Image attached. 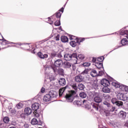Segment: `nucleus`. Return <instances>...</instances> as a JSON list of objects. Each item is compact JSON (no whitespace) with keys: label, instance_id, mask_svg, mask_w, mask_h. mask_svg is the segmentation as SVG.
I'll list each match as a JSON object with an SVG mask.
<instances>
[{"label":"nucleus","instance_id":"obj_29","mask_svg":"<svg viewBox=\"0 0 128 128\" xmlns=\"http://www.w3.org/2000/svg\"><path fill=\"white\" fill-rule=\"evenodd\" d=\"M74 104H76L77 106H82V100H76L74 102Z\"/></svg>","mask_w":128,"mask_h":128},{"label":"nucleus","instance_id":"obj_41","mask_svg":"<svg viewBox=\"0 0 128 128\" xmlns=\"http://www.w3.org/2000/svg\"><path fill=\"white\" fill-rule=\"evenodd\" d=\"M54 26H60V21L56 20L54 22Z\"/></svg>","mask_w":128,"mask_h":128},{"label":"nucleus","instance_id":"obj_11","mask_svg":"<svg viewBox=\"0 0 128 128\" xmlns=\"http://www.w3.org/2000/svg\"><path fill=\"white\" fill-rule=\"evenodd\" d=\"M118 88H119L120 90V92H128V87L126 86L120 84Z\"/></svg>","mask_w":128,"mask_h":128},{"label":"nucleus","instance_id":"obj_39","mask_svg":"<svg viewBox=\"0 0 128 128\" xmlns=\"http://www.w3.org/2000/svg\"><path fill=\"white\" fill-rule=\"evenodd\" d=\"M82 66H84L85 68H87L88 66H90V64L88 62H86L84 63Z\"/></svg>","mask_w":128,"mask_h":128},{"label":"nucleus","instance_id":"obj_57","mask_svg":"<svg viewBox=\"0 0 128 128\" xmlns=\"http://www.w3.org/2000/svg\"><path fill=\"white\" fill-rule=\"evenodd\" d=\"M45 90H46V89L44 88H42V89H41V92H45Z\"/></svg>","mask_w":128,"mask_h":128},{"label":"nucleus","instance_id":"obj_15","mask_svg":"<svg viewBox=\"0 0 128 128\" xmlns=\"http://www.w3.org/2000/svg\"><path fill=\"white\" fill-rule=\"evenodd\" d=\"M68 88V86H66L65 87L61 88L59 90V96H62V94H64V92L66 90V88Z\"/></svg>","mask_w":128,"mask_h":128},{"label":"nucleus","instance_id":"obj_35","mask_svg":"<svg viewBox=\"0 0 128 128\" xmlns=\"http://www.w3.org/2000/svg\"><path fill=\"white\" fill-rule=\"evenodd\" d=\"M103 104H104V106H106V108H108L109 107V106L110 105V104L106 101H104L103 102Z\"/></svg>","mask_w":128,"mask_h":128},{"label":"nucleus","instance_id":"obj_26","mask_svg":"<svg viewBox=\"0 0 128 128\" xmlns=\"http://www.w3.org/2000/svg\"><path fill=\"white\" fill-rule=\"evenodd\" d=\"M90 75L93 78H96V76H98V72H96V70H93L91 71Z\"/></svg>","mask_w":128,"mask_h":128},{"label":"nucleus","instance_id":"obj_1","mask_svg":"<svg viewBox=\"0 0 128 128\" xmlns=\"http://www.w3.org/2000/svg\"><path fill=\"white\" fill-rule=\"evenodd\" d=\"M65 60H73V64H78V55L76 53L66 54L64 55Z\"/></svg>","mask_w":128,"mask_h":128},{"label":"nucleus","instance_id":"obj_28","mask_svg":"<svg viewBox=\"0 0 128 128\" xmlns=\"http://www.w3.org/2000/svg\"><path fill=\"white\" fill-rule=\"evenodd\" d=\"M102 96L106 100H110V96L108 94H103Z\"/></svg>","mask_w":128,"mask_h":128},{"label":"nucleus","instance_id":"obj_27","mask_svg":"<svg viewBox=\"0 0 128 128\" xmlns=\"http://www.w3.org/2000/svg\"><path fill=\"white\" fill-rule=\"evenodd\" d=\"M107 110L109 112H114V110H116V107L110 104V106L108 108Z\"/></svg>","mask_w":128,"mask_h":128},{"label":"nucleus","instance_id":"obj_51","mask_svg":"<svg viewBox=\"0 0 128 128\" xmlns=\"http://www.w3.org/2000/svg\"><path fill=\"white\" fill-rule=\"evenodd\" d=\"M51 56L52 58H54V56H56V52H52L51 53Z\"/></svg>","mask_w":128,"mask_h":128},{"label":"nucleus","instance_id":"obj_47","mask_svg":"<svg viewBox=\"0 0 128 128\" xmlns=\"http://www.w3.org/2000/svg\"><path fill=\"white\" fill-rule=\"evenodd\" d=\"M88 70H85L84 72H82V74H88Z\"/></svg>","mask_w":128,"mask_h":128},{"label":"nucleus","instance_id":"obj_19","mask_svg":"<svg viewBox=\"0 0 128 128\" xmlns=\"http://www.w3.org/2000/svg\"><path fill=\"white\" fill-rule=\"evenodd\" d=\"M118 116L122 118H126V112L124 111H120L118 114Z\"/></svg>","mask_w":128,"mask_h":128},{"label":"nucleus","instance_id":"obj_10","mask_svg":"<svg viewBox=\"0 0 128 128\" xmlns=\"http://www.w3.org/2000/svg\"><path fill=\"white\" fill-rule=\"evenodd\" d=\"M31 124H33V126H36V124L42 126V122L40 121L39 122H38V120L36 118H34L31 121Z\"/></svg>","mask_w":128,"mask_h":128},{"label":"nucleus","instance_id":"obj_36","mask_svg":"<svg viewBox=\"0 0 128 128\" xmlns=\"http://www.w3.org/2000/svg\"><path fill=\"white\" fill-rule=\"evenodd\" d=\"M2 40H3L1 44L2 45H6L8 44V42H8L5 39H4V37L2 36Z\"/></svg>","mask_w":128,"mask_h":128},{"label":"nucleus","instance_id":"obj_44","mask_svg":"<svg viewBox=\"0 0 128 128\" xmlns=\"http://www.w3.org/2000/svg\"><path fill=\"white\" fill-rule=\"evenodd\" d=\"M34 114L35 116H36V118H38L40 116V114L38 113V111H34Z\"/></svg>","mask_w":128,"mask_h":128},{"label":"nucleus","instance_id":"obj_54","mask_svg":"<svg viewBox=\"0 0 128 128\" xmlns=\"http://www.w3.org/2000/svg\"><path fill=\"white\" fill-rule=\"evenodd\" d=\"M22 104H18L17 106L18 108H22Z\"/></svg>","mask_w":128,"mask_h":128},{"label":"nucleus","instance_id":"obj_24","mask_svg":"<svg viewBox=\"0 0 128 128\" xmlns=\"http://www.w3.org/2000/svg\"><path fill=\"white\" fill-rule=\"evenodd\" d=\"M62 42H68V38L66 36H62L60 38Z\"/></svg>","mask_w":128,"mask_h":128},{"label":"nucleus","instance_id":"obj_60","mask_svg":"<svg viewBox=\"0 0 128 128\" xmlns=\"http://www.w3.org/2000/svg\"><path fill=\"white\" fill-rule=\"evenodd\" d=\"M72 70H76V66H72Z\"/></svg>","mask_w":128,"mask_h":128},{"label":"nucleus","instance_id":"obj_14","mask_svg":"<svg viewBox=\"0 0 128 128\" xmlns=\"http://www.w3.org/2000/svg\"><path fill=\"white\" fill-rule=\"evenodd\" d=\"M38 56L40 58L42 59L48 58V54H44L42 52H38Z\"/></svg>","mask_w":128,"mask_h":128},{"label":"nucleus","instance_id":"obj_5","mask_svg":"<svg viewBox=\"0 0 128 128\" xmlns=\"http://www.w3.org/2000/svg\"><path fill=\"white\" fill-rule=\"evenodd\" d=\"M64 62H62V60L61 59L56 60L54 62V66L57 68H61V66H62Z\"/></svg>","mask_w":128,"mask_h":128},{"label":"nucleus","instance_id":"obj_33","mask_svg":"<svg viewBox=\"0 0 128 128\" xmlns=\"http://www.w3.org/2000/svg\"><path fill=\"white\" fill-rule=\"evenodd\" d=\"M124 103L122 102V101H117L116 105L118 106H123Z\"/></svg>","mask_w":128,"mask_h":128},{"label":"nucleus","instance_id":"obj_55","mask_svg":"<svg viewBox=\"0 0 128 128\" xmlns=\"http://www.w3.org/2000/svg\"><path fill=\"white\" fill-rule=\"evenodd\" d=\"M105 114H106V116H110V112H105Z\"/></svg>","mask_w":128,"mask_h":128},{"label":"nucleus","instance_id":"obj_18","mask_svg":"<svg viewBox=\"0 0 128 128\" xmlns=\"http://www.w3.org/2000/svg\"><path fill=\"white\" fill-rule=\"evenodd\" d=\"M32 112V108H26L24 109V112L25 114H26V116H30Z\"/></svg>","mask_w":128,"mask_h":128},{"label":"nucleus","instance_id":"obj_7","mask_svg":"<svg viewBox=\"0 0 128 128\" xmlns=\"http://www.w3.org/2000/svg\"><path fill=\"white\" fill-rule=\"evenodd\" d=\"M82 106H84L85 108H86L87 110H90V103H88L87 100H82Z\"/></svg>","mask_w":128,"mask_h":128},{"label":"nucleus","instance_id":"obj_34","mask_svg":"<svg viewBox=\"0 0 128 128\" xmlns=\"http://www.w3.org/2000/svg\"><path fill=\"white\" fill-rule=\"evenodd\" d=\"M104 56H100L97 58L98 62H104Z\"/></svg>","mask_w":128,"mask_h":128},{"label":"nucleus","instance_id":"obj_25","mask_svg":"<svg viewBox=\"0 0 128 128\" xmlns=\"http://www.w3.org/2000/svg\"><path fill=\"white\" fill-rule=\"evenodd\" d=\"M110 82H111L112 86H113L115 88H118V86H120V84L116 80L112 82H110Z\"/></svg>","mask_w":128,"mask_h":128},{"label":"nucleus","instance_id":"obj_20","mask_svg":"<svg viewBox=\"0 0 128 128\" xmlns=\"http://www.w3.org/2000/svg\"><path fill=\"white\" fill-rule=\"evenodd\" d=\"M94 102L97 104H100V102H102V98L98 96H96L94 98Z\"/></svg>","mask_w":128,"mask_h":128},{"label":"nucleus","instance_id":"obj_8","mask_svg":"<svg viewBox=\"0 0 128 128\" xmlns=\"http://www.w3.org/2000/svg\"><path fill=\"white\" fill-rule=\"evenodd\" d=\"M121 44L122 46H118L116 47L114 50H116L117 48H120L121 46H126V44H128V39L124 38L121 40Z\"/></svg>","mask_w":128,"mask_h":128},{"label":"nucleus","instance_id":"obj_64","mask_svg":"<svg viewBox=\"0 0 128 128\" xmlns=\"http://www.w3.org/2000/svg\"><path fill=\"white\" fill-rule=\"evenodd\" d=\"M10 128H16V127H14V126H11Z\"/></svg>","mask_w":128,"mask_h":128},{"label":"nucleus","instance_id":"obj_62","mask_svg":"<svg viewBox=\"0 0 128 128\" xmlns=\"http://www.w3.org/2000/svg\"><path fill=\"white\" fill-rule=\"evenodd\" d=\"M60 12H64V8H62L60 10Z\"/></svg>","mask_w":128,"mask_h":128},{"label":"nucleus","instance_id":"obj_56","mask_svg":"<svg viewBox=\"0 0 128 128\" xmlns=\"http://www.w3.org/2000/svg\"><path fill=\"white\" fill-rule=\"evenodd\" d=\"M118 98L119 100H128V98H125L124 99H122V98L120 97L119 98Z\"/></svg>","mask_w":128,"mask_h":128},{"label":"nucleus","instance_id":"obj_50","mask_svg":"<svg viewBox=\"0 0 128 128\" xmlns=\"http://www.w3.org/2000/svg\"><path fill=\"white\" fill-rule=\"evenodd\" d=\"M20 117L22 118H26V114H21Z\"/></svg>","mask_w":128,"mask_h":128},{"label":"nucleus","instance_id":"obj_17","mask_svg":"<svg viewBox=\"0 0 128 128\" xmlns=\"http://www.w3.org/2000/svg\"><path fill=\"white\" fill-rule=\"evenodd\" d=\"M58 82L60 86H66V79L62 78L59 79Z\"/></svg>","mask_w":128,"mask_h":128},{"label":"nucleus","instance_id":"obj_31","mask_svg":"<svg viewBox=\"0 0 128 128\" xmlns=\"http://www.w3.org/2000/svg\"><path fill=\"white\" fill-rule=\"evenodd\" d=\"M77 58H78L77 60V64H78V60H84V54H80L77 56Z\"/></svg>","mask_w":128,"mask_h":128},{"label":"nucleus","instance_id":"obj_59","mask_svg":"<svg viewBox=\"0 0 128 128\" xmlns=\"http://www.w3.org/2000/svg\"><path fill=\"white\" fill-rule=\"evenodd\" d=\"M124 126H127V128H128V122L125 123Z\"/></svg>","mask_w":128,"mask_h":128},{"label":"nucleus","instance_id":"obj_22","mask_svg":"<svg viewBox=\"0 0 128 128\" xmlns=\"http://www.w3.org/2000/svg\"><path fill=\"white\" fill-rule=\"evenodd\" d=\"M63 66L64 68H70L72 66V64L68 62H65L63 63Z\"/></svg>","mask_w":128,"mask_h":128},{"label":"nucleus","instance_id":"obj_43","mask_svg":"<svg viewBox=\"0 0 128 128\" xmlns=\"http://www.w3.org/2000/svg\"><path fill=\"white\" fill-rule=\"evenodd\" d=\"M92 108H94L96 110H98V105H96V104H92Z\"/></svg>","mask_w":128,"mask_h":128},{"label":"nucleus","instance_id":"obj_58","mask_svg":"<svg viewBox=\"0 0 128 128\" xmlns=\"http://www.w3.org/2000/svg\"><path fill=\"white\" fill-rule=\"evenodd\" d=\"M58 58H62V54H58Z\"/></svg>","mask_w":128,"mask_h":128},{"label":"nucleus","instance_id":"obj_46","mask_svg":"<svg viewBox=\"0 0 128 128\" xmlns=\"http://www.w3.org/2000/svg\"><path fill=\"white\" fill-rule=\"evenodd\" d=\"M104 72L102 71H99V73L98 74V76H102L103 74H104Z\"/></svg>","mask_w":128,"mask_h":128},{"label":"nucleus","instance_id":"obj_30","mask_svg":"<svg viewBox=\"0 0 128 128\" xmlns=\"http://www.w3.org/2000/svg\"><path fill=\"white\" fill-rule=\"evenodd\" d=\"M95 66L98 68H102V64L101 62H96Z\"/></svg>","mask_w":128,"mask_h":128},{"label":"nucleus","instance_id":"obj_53","mask_svg":"<svg viewBox=\"0 0 128 128\" xmlns=\"http://www.w3.org/2000/svg\"><path fill=\"white\" fill-rule=\"evenodd\" d=\"M29 126H30L28 124H24V128H28Z\"/></svg>","mask_w":128,"mask_h":128},{"label":"nucleus","instance_id":"obj_9","mask_svg":"<svg viewBox=\"0 0 128 128\" xmlns=\"http://www.w3.org/2000/svg\"><path fill=\"white\" fill-rule=\"evenodd\" d=\"M52 70H54V72H58L59 74H64V69L62 68H59L58 70L56 69V68H52Z\"/></svg>","mask_w":128,"mask_h":128},{"label":"nucleus","instance_id":"obj_32","mask_svg":"<svg viewBox=\"0 0 128 128\" xmlns=\"http://www.w3.org/2000/svg\"><path fill=\"white\" fill-rule=\"evenodd\" d=\"M80 96L82 98H86V94L84 92H81L80 94Z\"/></svg>","mask_w":128,"mask_h":128},{"label":"nucleus","instance_id":"obj_21","mask_svg":"<svg viewBox=\"0 0 128 128\" xmlns=\"http://www.w3.org/2000/svg\"><path fill=\"white\" fill-rule=\"evenodd\" d=\"M50 100H52V98L50 97L49 94H47L45 95L43 98V100L46 102H50Z\"/></svg>","mask_w":128,"mask_h":128},{"label":"nucleus","instance_id":"obj_38","mask_svg":"<svg viewBox=\"0 0 128 128\" xmlns=\"http://www.w3.org/2000/svg\"><path fill=\"white\" fill-rule=\"evenodd\" d=\"M3 120L5 124H8L10 122V118L8 117H5Z\"/></svg>","mask_w":128,"mask_h":128},{"label":"nucleus","instance_id":"obj_23","mask_svg":"<svg viewBox=\"0 0 128 128\" xmlns=\"http://www.w3.org/2000/svg\"><path fill=\"white\" fill-rule=\"evenodd\" d=\"M108 86H104L102 90L103 92L109 93L110 92V89L108 87Z\"/></svg>","mask_w":128,"mask_h":128},{"label":"nucleus","instance_id":"obj_42","mask_svg":"<svg viewBox=\"0 0 128 128\" xmlns=\"http://www.w3.org/2000/svg\"><path fill=\"white\" fill-rule=\"evenodd\" d=\"M60 16H62V13H60V12H58L56 13V18H60Z\"/></svg>","mask_w":128,"mask_h":128},{"label":"nucleus","instance_id":"obj_40","mask_svg":"<svg viewBox=\"0 0 128 128\" xmlns=\"http://www.w3.org/2000/svg\"><path fill=\"white\" fill-rule=\"evenodd\" d=\"M48 78H49L50 80H54V76L50 74Z\"/></svg>","mask_w":128,"mask_h":128},{"label":"nucleus","instance_id":"obj_49","mask_svg":"<svg viewBox=\"0 0 128 128\" xmlns=\"http://www.w3.org/2000/svg\"><path fill=\"white\" fill-rule=\"evenodd\" d=\"M48 24H54V22H52V19L48 18Z\"/></svg>","mask_w":128,"mask_h":128},{"label":"nucleus","instance_id":"obj_16","mask_svg":"<svg viewBox=\"0 0 128 128\" xmlns=\"http://www.w3.org/2000/svg\"><path fill=\"white\" fill-rule=\"evenodd\" d=\"M40 104L38 103H34V104L32 106V110H34V112L36 111H38V108H40Z\"/></svg>","mask_w":128,"mask_h":128},{"label":"nucleus","instance_id":"obj_3","mask_svg":"<svg viewBox=\"0 0 128 128\" xmlns=\"http://www.w3.org/2000/svg\"><path fill=\"white\" fill-rule=\"evenodd\" d=\"M70 86L73 90H78V88L80 90H82L84 88V86L82 84H79L78 86H76V84H72Z\"/></svg>","mask_w":128,"mask_h":128},{"label":"nucleus","instance_id":"obj_52","mask_svg":"<svg viewBox=\"0 0 128 128\" xmlns=\"http://www.w3.org/2000/svg\"><path fill=\"white\" fill-rule=\"evenodd\" d=\"M92 62H96V58H93L92 59Z\"/></svg>","mask_w":128,"mask_h":128},{"label":"nucleus","instance_id":"obj_2","mask_svg":"<svg viewBox=\"0 0 128 128\" xmlns=\"http://www.w3.org/2000/svg\"><path fill=\"white\" fill-rule=\"evenodd\" d=\"M76 96V93L74 91H71L68 94H66L65 98L68 102H72Z\"/></svg>","mask_w":128,"mask_h":128},{"label":"nucleus","instance_id":"obj_4","mask_svg":"<svg viewBox=\"0 0 128 128\" xmlns=\"http://www.w3.org/2000/svg\"><path fill=\"white\" fill-rule=\"evenodd\" d=\"M84 40V38H78L76 39V42L74 40L71 41L70 44L72 48H75L76 46V44L80 45V42H82Z\"/></svg>","mask_w":128,"mask_h":128},{"label":"nucleus","instance_id":"obj_48","mask_svg":"<svg viewBox=\"0 0 128 128\" xmlns=\"http://www.w3.org/2000/svg\"><path fill=\"white\" fill-rule=\"evenodd\" d=\"M54 40H60V36L58 34L55 38H54Z\"/></svg>","mask_w":128,"mask_h":128},{"label":"nucleus","instance_id":"obj_13","mask_svg":"<svg viewBox=\"0 0 128 128\" xmlns=\"http://www.w3.org/2000/svg\"><path fill=\"white\" fill-rule=\"evenodd\" d=\"M75 80L76 82H82L84 80V77L81 75H78L75 76Z\"/></svg>","mask_w":128,"mask_h":128},{"label":"nucleus","instance_id":"obj_45","mask_svg":"<svg viewBox=\"0 0 128 128\" xmlns=\"http://www.w3.org/2000/svg\"><path fill=\"white\" fill-rule=\"evenodd\" d=\"M69 36H70V40H75V38L76 40V36H74L69 35Z\"/></svg>","mask_w":128,"mask_h":128},{"label":"nucleus","instance_id":"obj_6","mask_svg":"<svg viewBox=\"0 0 128 128\" xmlns=\"http://www.w3.org/2000/svg\"><path fill=\"white\" fill-rule=\"evenodd\" d=\"M101 84L103 86H108L110 84V82L106 78H104L101 80Z\"/></svg>","mask_w":128,"mask_h":128},{"label":"nucleus","instance_id":"obj_12","mask_svg":"<svg viewBox=\"0 0 128 128\" xmlns=\"http://www.w3.org/2000/svg\"><path fill=\"white\" fill-rule=\"evenodd\" d=\"M48 94L50 96L51 98H56L58 96V92L54 90H50Z\"/></svg>","mask_w":128,"mask_h":128},{"label":"nucleus","instance_id":"obj_61","mask_svg":"<svg viewBox=\"0 0 128 128\" xmlns=\"http://www.w3.org/2000/svg\"><path fill=\"white\" fill-rule=\"evenodd\" d=\"M12 126H16V122H12Z\"/></svg>","mask_w":128,"mask_h":128},{"label":"nucleus","instance_id":"obj_63","mask_svg":"<svg viewBox=\"0 0 128 128\" xmlns=\"http://www.w3.org/2000/svg\"><path fill=\"white\" fill-rule=\"evenodd\" d=\"M32 54H36V52H34V50L32 52Z\"/></svg>","mask_w":128,"mask_h":128},{"label":"nucleus","instance_id":"obj_37","mask_svg":"<svg viewBox=\"0 0 128 128\" xmlns=\"http://www.w3.org/2000/svg\"><path fill=\"white\" fill-rule=\"evenodd\" d=\"M111 102L113 104H116V102H118V100L116 98H112Z\"/></svg>","mask_w":128,"mask_h":128}]
</instances>
